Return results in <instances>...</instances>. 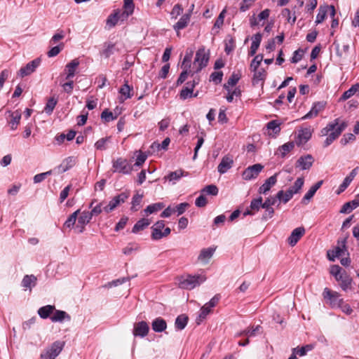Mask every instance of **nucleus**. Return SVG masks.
<instances>
[{"mask_svg":"<svg viewBox=\"0 0 359 359\" xmlns=\"http://www.w3.org/2000/svg\"><path fill=\"white\" fill-rule=\"evenodd\" d=\"M149 331V325L145 321H140L135 323L133 333L135 337H144Z\"/></svg>","mask_w":359,"mask_h":359,"instance_id":"obj_12","label":"nucleus"},{"mask_svg":"<svg viewBox=\"0 0 359 359\" xmlns=\"http://www.w3.org/2000/svg\"><path fill=\"white\" fill-rule=\"evenodd\" d=\"M358 206H359V198H358L356 197L355 199H353L351 201H348L347 203H345L342 205L339 212L343 213V214L348 213V212H351L353 210L358 208Z\"/></svg>","mask_w":359,"mask_h":359,"instance_id":"obj_26","label":"nucleus"},{"mask_svg":"<svg viewBox=\"0 0 359 359\" xmlns=\"http://www.w3.org/2000/svg\"><path fill=\"white\" fill-rule=\"evenodd\" d=\"M110 139H111V137H107L101 138V139L98 140L95 143V147L97 150H101V151L105 150L107 149L106 144L108 142H109Z\"/></svg>","mask_w":359,"mask_h":359,"instance_id":"obj_48","label":"nucleus"},{"mask_svg":"<svg viewBox=\"0 0 359 359\" xmlns=\"http://www.w3.org/2000/svg\"><path fill=\"white\" fill-rule=\"evenodd\" d=\"M343 269L338 265H333L330 268V273L337 279L343 273Z\"/></svg>","mask_w":359,"mask_h":359,"instance_id":"obj_64","label":"nucleus"},{"mask_svg":"<svg viewBox=\"0 0 359 359\" xmlns=\"http://www.w3.org/2000/svg\"><path fill=\"white\" fill-rule=\"evenodd\" d=\"M218 191V188L214 184L208 185L201 190L202 194H206L212 196H217Z\"/></svg>","mask_w":359,"mask_h":359,"instance_id":"obj_47","label":"nucleus"},{"mask_svg":"<svg viewBox=\"0 0 359 359\" xmlns=\"http://www.w3.org/2000/svg\"><path fill=\"white\" fill-rule=\"evenodd\" d=\"M194 88L191 86L189 83L187 82L186 83V86L182 89L180 93V98L182 100H186L187 98L191 97L193 96L196 97L198 95V93L193 95Z\"/></svg>","mask_w":359,"mask_h":359,"instance_id":"obj_30","label":"nucleus"},{"mask_svg":"<svg viewBox=\"0 0 359 359\" xmlns=\"http://www.w3.org/2000/svg\"><path fill=\"white\" fill-rule=\"evenodd\" d=\"M117 118L116 115H114L111 111H108V109L104 110L101 114V118L104 121V122H109L113 121Z\"/></svg>","mask_w":359,"mask_h":359,"instance_id":"obj_52","label":"nucleus"},{"mask_svg":"<svg viewBox=\"0 0 359 359\" xmlns=\"http://www.w3.org/2000/svg\"><path fill=\"white\" fill-rule=\"evenodd\" d=\"M55 310V306H52V305H47V306H42L41 307L39 310H38V314L39 316L43 318V319H46L48 318V317H50V315Z\"/></svg>","mask_w":359,"mask_h":359,"instance_id":"obj_32","label":"nucleus"},{"mask_svg":"<svg viewBox=\"0 0 359 359\" xmlns=\"http://www.w3.org/2000/svg\"><path fill=\"white\" fill-rule=\"evenodd\" d=\"M223 73L222 72H214L210 75V81L216 84L220 83L222 81Z\"/></svg>","mask_w":359,"mask_h":359,"instance_id":"obj_60","label":"nucleus"},{"mask_svg":"<svg viewBox=\"0 0 359 359\" xmlns=\"http://www.w3.org/2000/svg\"><path fill=\"white\" fill-rule=\"evenodd\" d=\"M151 237L152 240L158 241L167 237L171 232L169 227L165 228V221L159 220L151 226Z\"/></svg>","mask_w":359,"mask_h":359,"instance_id":"obj_6","label":"nucleus"},{"mask_svg":"<svg viewBox=\"0 0 359 359\" xmlns=\"http://www.w3.org/2000/svg\"><path fill=\"white\" fill-rule=\"evenodd\" d=\"M133 88H131L128 83H125L119 90V93L124 96V100L130 98L133 94L130 93Z\"/></svg>","mask_w":359,"mask_h":359,"instance_id":"obj_49","label":"nucleus"},{"mask_svg":"<svg viewBox=\"0 0 359 359\" xmlns=\"http://www.w3.org/2000/svg\"><path fill=\"white\" fill-rule=\"evenodd\" d=\"M348 124L345 121L339 123V119L336 118L333 121L329 123L326 127L323 128L320 133L323 136H327L324 142L323 147L330 146L335 140H337L341 133L346 129Z\"/></svg>","mask_w":359,"mask_h":359,"instance_id":"obj_1","label":"nucleus"},{"mask_svg":"<svg viewBox=\"0 0 359 359\" xmlns=\"http://www.w3.org/2000/svg\"><path fill=\"white\" fill-rule=\"evenodd\" d=\"M209 60V53H207L204 47L200 48L196 53L193 63V74L198 73L203 68L205 67Z\"/></svg>","mask_w":359,"mask_h":359,"instance_id":"obj_3","label":"nucleus"},{"mask_svg":"<svg viewBox=\"0 0 359 359\" xmlns=\"http://www.w3.org/2000/svg\"><path fill=\"white\" fill-rule=\"evenodd\" d=\"M326 14H327V8L320 6L318 13L316 15V20L315 22L317 25L323 22L326 17Z\"/></svg>","mask_w":359,"mask_h":359,"instance_id":"obj_55","label":"nucleus"},{"mask_svg":"<svg viewBox=\"0 0 359 359\" xmlns=\"http://www.w3.org/2000/svg\"><path fill=\"white\" fill-rule=\"evenodd\" d=\"M277 198L276 196H270L267 198L264 202L262 201V208H272V205H276L277 203Z\"/></svg>","mask_w":359,"mask_h":359,"instance_id":"obj_63","label":"nucleus"},{"mask_svg":"<svg viewBox=\"0 0 359 359\" xmlns=\"http://www.w3.org/2000/svg\"><path fill=\"white\" fill-rule=\"evenodd\" d=\"M151 222L149 219L142 218L137 221L132 229V232L136 233L142 231L150 224Z\"/></svg>","mask_w":359,"mask_h":359,"instance_id":"obj_33","label":"nucleus"},{"mask_svg":"<svg viewBox=\"0 0 359 359\" xmlns=\"http://www.w3.org/2000/svg\"><path fill=\"white\" fill-rule=\"evenodd\" d=\"M188 320L189 318L186 315H180L177 316L175 322V327L180 330L184 329L187 325Z\"/></svg>","mask_w":359,"mask_h":359,"instance_id":"obj_37","label":"nucleus"},{"mask_svg":"<svg viewBox=\"0 0 359 359\" xmlns=\"http://www.w3.org/2000/svg\"><path fill=\"white\" fill-rule=\"evenodd\" d=\"M262 35L260 33H257L252 37V42L251 43L249 55L253 56L255 55L262 41Z\"/></svg>","mask_w":359,"mask_h":359,"instance_id":"obj_27","label":"nucleus"},{"mask_svg":"<svg viewBox=\"0 0 359 359\" xmlns=\"http://www.w3.org/2000/svg\"><path fill=\"white\" fill-rule=\"evenodd\" d=\"M352 181L353 180L351 179L349 177H346L343 182L339 185L338 189L336 191L337 194H340L341 193L344 191Z\"/></svg>","mask_w":359,"mask_h":359,"instance_id":"obj_54","label":"nucleus"},{"mask_svg":"<svg viewBox=\"0 0 359 359\" xmlns=\"http://www.w3.org/2000/svg\"><path fill=\"white\" fill-rule=\"evenodd\" d=\"M189 74H193V69H183V71L180 74L178 79L177 80L176 85L180 86L181 84H182L187 80Z\"/></svg>","mask_w":359,"mask_h":359,"instance_id":"obj_51","label":"nucleus"},{"mask_svg":"<svg viewBox=\"0 0 359 359\" xmlns=\"http://www.w3.org/2000/svg\"><path fill=\"white\" fill-rule=\"evenodd\" d=\"M336 280L338 282H340L339 285L342 290L346 292L351 288L352 284V278L345 271H343L342 274Z\"/></svg>","mask_w":359,"mask_h":359,"instance_id":"obj_18","label":"nucleus"},{"mask_svg":"<svg viewBox=\"0 0 359 359\" xmlns=\"http://www.w3.org/2000/svg\"><path fill=\"white\" fill-rule=\"evenodd\" d=\"M192 56H193L192 50H190V52H188V51L186 52V54L184 57V59H183V61H182V63L181 65V68L182 69L191 70L190 69L191 67Z\"/></svg>","mask_w":359,"mask_h":359,"instance_id":"obj_38","label":"nucleus"},{"mask_svg":"<svg viewBox=\"0 0 359 359\" xmlns=\"http://www.w3.org/2000/svg\"><path fill=\"white\" fill-rule=\"evenodd\" d=\"M129 194L122 192L120 194L114 196L107 205L103 207V210L106 213H109L113 211L120 204L123 203L128 198Z\"/></svg>","mask_w":359,"mask_h":359,"instance_id":"obj_9","label":"nucleus"},{"mask_svg":"<svg viewBox=\"0 0 359 359\" xmlns=\"http://www.w3.org/2000/svg\"><path fill=\"white\" fill-rule=\"evenodd\" d=\"M187 175V174L184 175V172L182 170L180 169L174 172H170L168 175L165 176L164 179L169 180L170 182H173L175 183V181L179 180L182 176Z\"/></svg>","mask_w":359,"mask_h":359,"instance_id":"obj_36","label":"nucleus"},{"mask_svg":"<svg viewBox=\"0 0 359 359\" xmlns=\"http://www.w3.org/2000/svg\"><path fill=\"white\" fill-rule=\"evenodd\" d=\"M233 164L231 157L225 156L222 158L221 162L218 165L217 170L220 174H224L229 170Z\"/></svg>","mask_w":359,"mask_h":359,"instance_id":"obj_19","label":"nucleus"},{"mask_svg":"<svg viewBox=\"0 0 359 359\" xmlns=\"http://www.w3.org/2000/svg\"><path fill=\"white\" fill-rule=\"evenodd\" d=\"M304 233L305 229L304 227H297L294 229L287 238L288 243L291 246H294Z\"/></svg>","mask_w":359,"mask_h":359,"instance_id":"obj_15","label":"nucleus"},{"mask_svg":"<svg viewBox=\"0 0 359 359\" xmlns=\"http://www.w3.org/2000/svg\"><path fill=\"white\" fill-rule=\"evenodd\" d=\"M312 131L310 128L300 129L295 138V144L300 147L306 144L311 137Z\"/></svg>","mask_w":359,"mask_h":359,"instance_id":"obj_11","label":"nucleus"},{"mask_svg":"<svg viewBox=\"0 0 359 359\" xmlns=\"http://www.w3.org/2000/svg\"><path fill=\"white\" fill-rule=\"evenodd\" d=\"M262 198L261 196L252 200L250 205V209H247L243 215H253L256 212H258L262 208Z\"/></svg>","mask_w":359,"mask_h":359,"instance_id":"obj_16","label":"nucleus"},{"mask_svg":"<svg viewBox=\"0 0 359 359\" xmlns=\"http://www.w3.org/2000/svg\"><path fill=\"white\" fill-rule=\"evenodd\" d=\"M37 278L34 275H25L22 280L21 285L25 290L29 289L32 291V287L36 285Z\"/></svg>","mask_w":359,"mask_h":359,"instance_id":"obj_22","label":"nucleus"},{"mask_svg":"<svg viewBox=\"0 0 359 359\" xmlns=\"http://www.w3.org/2000/svg\"><path fill=\"white\" fill-rule=\"evenodd\" d=\"M80 209H78L69 216L63 224L64 229H72L74 226L78 215L80 214Z\"/></svg>","mask_w":359,"mask_h":359,"instance_id":"obj_28","label":"nucleus"},{"mask_svg":"<svg viewBox=\"0 0 359 359\" xmlns=\"http://www.w3.org/2000/svg\"><path fill=\"white\" fill-rule=\"evenodd\" d=\"M68 81L64 83H60L64 91L68 94H71L74 89V81L72 79L67 80Z\"/></svg>","mask_w":359,"mask_h":359,"instance_id":"obj_62","label":"nucleus"},{"mask_svg":"<svg viewBox=\"0 0 359 359\" xmlns=\"http://www.w3.org/2000/svg\"><path fill=\"white\" fill-rule=\"evenodd\" d=\"M57 103V100L55 97H50L48 100V102L46 104V107H44V111L47 114H51L53 111V109H55L56 104Z\"/></svg>","mask_w":359,"mask_h":359,"instance_id":"obj_44","label":"nucleus"},{"mask_svg":"<svg viewBox=\"0 0 359 359\" xmlns=\"http://www.w3.org/2000/svg\"><path fill=\"white\" fill-rule=\"evenodd\" d=\"M65 342L57 341L54 342L50 348L41 354V359H55L62 351Z\"/></svg>","mask_w":359,"mask_h":359,"instance_id":"obj_7","label":"nucleus"},{"mask_svg":"<svg viewBox=\"0 0 359 359\" xmlns=\"http://www.w3.org/2000/svg\"><path fill=\"white\" fill-rule=\"evenodd\" d=\"M92 218L88 211H83L80 214L78 218V223H79L80 225L86 226L90 222Z\"/></svg>","mask_w":359,"mask_h":359,"instance_id":"obj_45","label":"nucleus"},{"mask_svg":"<svg viewBox=\"0 0 359 359\" xmlns=\"http://www.w3.org/2000/svg\"><path fill=\"white\" fill-rule=\"evenodd\" d=\"M152 330L156 332H161L167 328L166 321L161 317L156 318L151 323Z\"/></svg>","mask_w":359,"mask_h":359,"instance_id":"obj_23","label":"nucleus"},{"mask_svg":"<svg viewBox=\"0 0 359 359\" xmlns=\"http://www.w3.org/2000/svg\"><path fill=\"white\" fill-rule=\"evenodd\" d=\"M206 278L203 275H187L182 276L179 280V287L184 290H191L203 283Z\"/></svg>","mask_w":359,"mask_h":359,"instance_id":"obj_2","label":"nucleus"},{"mask_svg":"<svg viewBox=\"0 0 359 359\" xmlns=\"http://www.w3.org/2000/svg\"><path fill=\"white\" fill-rule=\"evenodd\" d=\"M277 175L276 173L273 175L269 177L265 182L259 188V194H266L267 191L270 190L271 187H273L277 182Z\"/></svg>","mask_w":359,"mask_h":359,"instance_id":"obj_21","label":"nucleus"},{"mask_svg":"<svg viewBox=\"0 0 359 359\" xmlns=\"http://www.w3.org/2000/svg\"><path fill=\"white\" fill-rule=\"evenodd\" d=\"M304 178L299 177L296 180L293 186L290 187L289 189H287V190L289 191H291L292 195L297 194L302 188V187L304 185Z\"/></svg>","mask_w":359,"mask_h":359,"instance_id":"obj_43","label":"nucleus"},{"mask_svg":"<svg viewBox=\"0 0 359 359\" xmlns=\"http://www.w3.org/2000/svg\"><path fill=\"white\" fill-rule=\"evenodd\" d=\"M9 113L10 116L11 117V119L9 121L11 128L13 130H16L21 119V113L19 111H15L13 112L9 111Z\"/></svg>","mask_w":359,"mask_h":359,"instance_id":"obj_29","label":"nucleus"},{"mask_svg":"<svg viewBox=\"0 0 359 359\" xmlns=\"http://www.w3.org/2000/svg\"><path fill=\"white\" fill-rule=\"evenodd\" d=\"M241 79V76L238 74H232L229 79L227 83H224V88L229 91L230 87L235 86Z\"/></svg>","mask_w":359,"mask_h":359,"instance_id":"obj_42","label":"nucleus"},{"mask_svg":"<svg viewBox=\"0 0 359 359\" xmlns=\"http://www.w3.org/2000/svg\"><path fill=\"white\" fill-rule=\"evenodd\" d=\"M164 208V205L163 203H156L151 205H148L146 209H144V212L146 214H152L154 212H158Z\"/></svg>","mask_w":359,"mask_h":359,"instance_id":"obj_46","label":"nucleus"},{"mask_svg":"<svg viewBox=\"0 0 359 359\" xmlns=\"http://www.w3.org/2000/svg\"><path fill=\"white\" fill-rule=\"evenodd\" d=\"M41 61V60L39 57L33 60L30 62L27 63L25 67H22L19 70L18 75L21 77L30 75L40 65Z\"/></svg>","mask_w":359,"mask_h":359,"instance_id":"obj_10","label":"nucleus"},{"mask_svg":"<svg viewBox=\"0 0 359 359\" xmlns=\"http://www.w3.org/2000/svg\"><path fill=\"white\" fill-rule=\"evenodd\" d=\"M254 72L252 83L254 85L257 84L259 81L266 79V73L264 69H257L252 70Z\"/></svg>","mask_w":359,"mask_h":359,"instance_id":"obj_35","label":"nucleus"},{"mask_svg":"<svg viewBox=\"0 0 359 359\" xmlns=\"http://www.w3.org/2000/svg\"><path fill=\"white\" fill-rule=\"evenodd\" d=\"M348 236H346L345 238H344L342 240L338 241V245L335 247L334 249V255L335 256H341L344 253V250H346V243L347 240Z\"/></svg>","mask_w":359,"mask_h":359,"instance_id":"obj_41","label":"nucleus"},{"mask_svg":"<svg viewBox=\"0 0 359 359\" xmlns=\"http://www.w3.org/2000/svg\"><path fill=\"white\" fill-rule=\"evenodd\" d=\"M323 297L332 309H338L344 303V299L341 298V294L339 292L332 291L327 287L324 289Z\"/></svg>","mask_w":359,"mask_h":359,"instance_id":"obj_4","label":"nucleus"},{"mask_svg":"<svg viewBox=\"0 0 359 359\" xmlns=\"http://www.w3.org/2000/svg\"><path fill=\"white\" fill-rule=\"evenodd\" d=\"M263 60V55L261 54L257 55L250 63V69L251 70H256L259 69V66L260 65L262 61Z\"/></svg>","mask_w":359,"mask_h":359,"instance_id":"obj_53","label":"nucleus"},{"mask_svg":"<svg viewBox=\"0 0 359 359\" xmlns=\"http://www.w3.org/2000/svg\"><path fill=\"white\" fill-rule=\"evenodd\" d=\"M104 202H100L91 208L90 211H88L91 217L99 215L103 210Z\"/></svg>","mask_w":359,"mask_h":359,"instance_id":"obj_50","label":"nucleus"},{"mask_svg":"<svg viewBox=\"0 0 359 359\" xmlns=\"http://www.w3.org/2000/svg\"><path fill=\"white\" fill-rule=\"evenodd\" d=\"M64 44L60 43L58 46L53 47L48 53L47 55L49 57H53L57 55L60 51L63 49Z\"/></svg>","mask_w":359,"mask_h":359,"instance_id":"obj_57","label":"nucleus"},{"mask_svg":"<svg viewBox=\"0 0 359 359\" xmlns=\"http://www.w3.org/2000/svg\"><path fill=\"white\" fill-rule=\"evenodd\" d=\"M314 158L311 154L300 156L296 162L295 166L301 168L302 170H309L313 165Z\"/></svg>","mask_w":359,"mask_h":359,"instance_id":"obj_13","label":"nucleus"},{"mask_svg":"<svg viewBox=\"0 0 359 359\" xmlns=\"http://www.w3.org/2000/svg\"><path fill=\"white\" fill-rule=\"evenodd\" d=\"M120 18L119 11H116L108 16L106 24L109 28L114 27L118 23Z\"/></svg>","mask_w":359,"mask_h":359,"instance_id":"obj_39","label":"nucleus"},{"mask_svg":"<svg viewBox=\"0 0 359 359\" xmlns=\"http://www.w3.org/2000/svg\"><path fill=\"white\" fill-rule=\"evenodd\" d=\"M277 198V201H279L278 206L280 205V202L284 203H287L293 196L291 191L287 190L284 192L283 190L279 191L276 195Z\"/></svg>","mask_w":359,"mask_h":359,"instance_id":"obj_34","label":"nucleus"},{"mask_svg":"<svg viewBox=\"0 0 359 359\" xmlns=\"http://www.w3.org/2000/svg\"><path fill=\"white\" fill-rule=\"evenodd\" d=\"M214 252L215 249L213 248H204L201 251L198 259L201 262L207 263L208 261L212 257Z\"/></svg>","mask_w":359,"mask_h":359,"instance_id":"obj_31","label":"nucleus"},{"mask_svg":"<svg viewBox=\"0 0 359 359\" xmlns=\"http://www.w3.org/2000/svg\"><path fill=\"white\" fill-rule=\"evenodd\" d=\"M79 65V59L76 58L72 60L70 62L65 66L66 80L72 79L75 76L76 69Z\"/></svg>","mask_w":359,"mask_h":359,"instance_id":"obj_14","label":"nucleus"},{"mask_svg":"<svg viewBox=\"0 0 359 359\" xmlns=\"http://www.w3.org/2000/svg\"><path fill=\"white\" fill-rule=\"evenodd\" d=\"M324 108H325V104L323 102H316L313 104L311 109L306 114H305L302 118V120L310 119L313 117H316L318 116V114L320 111L323 110Z\"/></svg>","mask_w":359,"mask_h":359,"instance_id":"obj_20","label":"nucleus"},{"mask_svg":"<svg viewBox=\"0 0 359 359\" xmlns=\"http://www.w3.org/2000/svg\"><path fill=\"white\" fill-rule=\"evenodd\" d=\"M112 168L114 172H118L123 175H130L133 165L126 158L119 157L112 161Z\"/></svg>","mask_w":359,"mask_h":359,"instance_id":"obj_5","label":"nucleus"},{"mask_svg":"<svg viewBox=\"0 0 359 359\" xmlns=\"http://www.w3.org/2000/svg\"><path fill=\"white\" fill-rule=\"evenodd\" d=\"M294 144L295 142H288L278 148V150L280 152L282 158H284L287 155V154H288L294 149Z\"/></svg>","mask_w":359,"mask_h":359,"instance_id":"obj_40","label":"nucleus"},{"mask_svg":"<svg viewBox=\"0 0 359 359\" xmlns=\"http://www.w3.org/2000/svg\"><path fill=\"white\" fill-rule=\"evenodd\" d=\"M264 169V166L260 163L254 164L245 168L243 173L242 177L244 180L250 181L258 177L259 173Z\"/></svg>","mask_w":359,"mask_h":359,"instance_id":"obj_8","label":"nucleus"},{"mask_svg":"<svg viewBox=\"0 0 359 359\" xmlns=\"http://www.w3.org/2000/svg\"><path fill=\"white\" fill-rule=\"evenodd\" d=\"M266 126L269 130H271L275 134H278L280 131V123L276 120L269 121Z\"/></svg>","mask_w":359,"mask_h":359,"instance_id":"obj_56","label":"nucleus"},{"mask_svg":"<svg viewBox=\"0 0 359 359\" xmlns=\"http://www.w3.org/2000/svg\"><path fill=\"white\" fill-rule=\"evenodd\" d=\"M260 328L261 327L259 325H257L254 329H246L241 333V335H245L247 336L248 337H254L257 334V333L259 332Z\"/></svg>","mask_w":359,"mask_h":359,"instance_id":"obj_59","label":"nucleus"},{"mask_svg":"<svg viewBox=\"0 0 359 359\" xmlns=\"http://www.w3.org/2000/svg\"><path fill=\"white\" fill-rule=\"evenodd\" d=\"M51 174H52V170H49V171H47L45 172L37 174L34 177V179H33L34 182L35 184L41 182L42 181H43L46 179V177L48 175H50Z\"/></svg>","mask_w":359,"mask_h":359,"instance_id":"obj_61","label":"nucleus"},{"mask_svg":"<svg viewBox=\"0 0 359 359\" xmlns=\"http://www.w3.org/2000/svg\"><path fill=\"white\" fill-rule=\"evenodd\" d=\"M190 13L184 14L178 20V22L173 25V29L178 32V31L184 29L187 27L190 21Z\"/></svg>","mask_w":359,"mask_h":359,"instance_id":"obj_25","label":"nucleus"},{"mask_svg":"<svg viewBox=\"0 0 359 359\" xmlns=\"http://www.w3.org/2000/svg\"><path fill=\"white\" fill-rule=\"evenodd\" d=\"M52 322H60L62 323L64 320L69 321L71 320L70 316L64 311L55 310V312L52 316H50Z\"/></svg>","mask_w":359,"mask_h":359,"instance_id":"obj_24","label":"nucleus"},{"mask_svg":"<svg viewBox=\"0 0 359 359\" xmlns=\"http://www.w3.org/2000/svg\"><path fill=\"white\" fill-rule=\"evenodd\" d=\"M76 163V159L73 156H69L64 159L61 164L58 165L55 170L58 173H63L72 168Z\"/></svg>","mask_w":359,"mask_h":359,"instance_id":"obj_17","label":"nucleus"},{"mask_svg":"<svg viewBox=\"0 0 359 359\" xmlns=\"http://www.w3.org/2000/svg\"><path fill=\"white\" fill-rule=\"evenodd\" d=\"M182 11L183 8L180 4H177L175 5L170 12L171 18L177 19V17L182 14Z\"/></svg>","mask_w":359,"mask_h":359,"instance_id":"obj_58","label":"nucleus"}]
</instances>
